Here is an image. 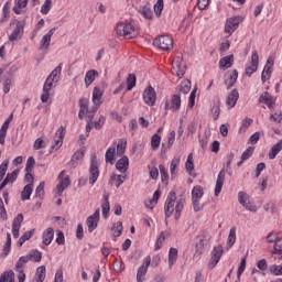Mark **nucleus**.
<instances>
[{"label": "nucleus", "mask_w": 282, "mask_h": 282, "mask_svg": "<svg viewBox=\"0 0 282 282\" xmlns=\"http://www.w3.org/2000/svg\"><path fill=\"white\" fill-rule=\"evenodd\" d=\"M29 261H34L35 263H41V259H43V253L36 249H33L26 254Z\"/></svg>", "instance_id": "32"}, {"label": "nucleus", "mask_w": 282, "mask_h": 282, "mask_svg": "<svg viewBox=\"0 0 282 282\" xmlns=\"http://www.w3.org/2000/svg\"><path fill=\"white\" fill-rule=\"evenodd\" d=\"M65 139V127H61L53 139V144L51 147L52 151H58L63 147V140Z\"/></svg>", "instance_id": "11"}, {"label": "nucleus", "mask_w": 282, "mask_h": 282, "mask_svg": "<svg viewBox=\"0 0 282 282\" xmlns=\"http://www.w3.org/2000/svg\"><path fill=\"white\" fill-rule=\"evenodd\" d=\"M61 72H63V66L59 64L46 78L43 86V91H52L54 83H58L61 80Z\"/></svg>", "instance_id": "2"}, {"label": "nucleus", "mask_w": 282, "mask_h": 282, "mask_svg": "<svg viewBox=\"0 0 282 282\" xmlns=\"http://www.w3.org/2000/svg\"><path fill=\"white\" fill-rule=\"evenodd\" d=\"M237 78H239V72H237V69H234L232 74L229 76V79L225 80V85L227 89H230V87H234L235 83H237Z\"/></svg>", "instance_id": "43"}, {"label": "nucleus", "mask_w": 282, "mask_h": 282, "mask_svg": "<svg viewBox=\"0 0 282 282\" xmlns=\"http://www.w3.org/2000/svg\"><path fill=\"white\" fill-rule=\"evenodd\" d=\"M210 241V236L204 234L198 237V241L196 242V251L194 257H202L204 253V249L208 248V243Z\"/></svg>", "instance_id": "8"}, {"label": "nucleus", "mask_w": 282, "mask_h": 282, "mask_svg": "<svg viewBox=\"0 0 282 282\" xmlns=\"http://www.w3.org/2000/svg\"><path fill=\"white\" fill-rule=\"evenodd\" d=\"M10 122L8 119L3 122L0 129V144H6V135H8V129L10 128Z\"/></svg>", "instance_id": "33"}, {"label": "nucleus", "mask_w": 282, "mask_h": 282, "mask_svg": "<svg viewBox=\"0 0 282 282\" xmlns=\"http://www.w3.org/2000/svg\"><path fill=\"white\" fill-rule=\"evenodd\" d=\"M164 241H166V232L162 231L158 239H156V243H155V250H160V248H162Z\"/></svg>", "instance_id": "55"}, {"label": "nucleus", "mask_w": 282, "mask_h": 282, "mask_svg": "<svg viewBox=\"0 0 282 282\" xmlns=\"http://www.w3.org/2000/svg\"><path fill=\"white\" fill-rule=\"evenodd\" d=\"M113 158H116V145L108 148L105 154L107 164H113Z\"/></svg>", "instance_id": "42"}, {"label": "nucleus", "mask_w": 282, "mask_h": 282, "mask_svg": "<svg viewBox=\"0 0 282 282\" xmlns=\"http://www.w3.org/2000/svg\"><path fill=\"white\" fill-rule=\"evenodd\" d=\"M32 191H34V186H32V184H26L24 186L23 191L21 192L22 202H28V199H30L32 196Z\"/></svg>", "instance_id": "35"}, {"label": "nucleus", "mask_w": 282, "mask_h": 282, "mask_svg": "<svg viewBox=\"0 0 282 282\" xmlns=\"http://www.w3.org/2000/svg\"><path fill=\"white\" fill-rule=\"evenodd\" d=\"M259 102H263L264 105H267V107L272 108V106L274 105V97H272V95H270V93L264 91L260 96Z\"/></svg>", "instance_id": "28"}, {"label": "nucleus", "mask_w": 282, "mask_h": 282, "mask_svg": "<svg viewBox=\"0 0 282 282\" xmlns=\"http://www.w3.org/2000/svg\"><path fill=\"white\" fill-rule=\"evenodd\" d=\"M56 28L51 29L47 34H45L40 42V50H50V44L52 43V36H54Z\"/></svg>", "instance_id": "20"}, {"label": "nucleus", "mask_w": 282, "mask_h": 282, "mask_svg": "<svg viewBox=\"0 0 282 282\" xmlns=\"http://www.w3.org/2000/svg\"><path fill=\"white\" fill-rule=\"evenodd\" d=\"M189 91H191V80L185 79L178 86V95L182 96L183 94L184 96H186V94H188Z\"/></svg>", "instance_id": "41"}, {"label": "nucleus", "mask_w": 282, "mask_h": 282, "mask_svg": "<svg viewBox=\"0 0 282 282\" xmlns=\"http://www.w3.org/2000/svg\"><path fill=\"white\" fill-rule=\"evenodd\" d=\"M281 150H282V139L271 148L269 152V160H274V158H276V155L281 153Z\"/></svg>", "instance_id": "34"}, {"label": "nucleus", "mask_w": 282, "mask_h": 282, "mask_svg": "<svg viewBox=\"0 0 282 282\" xmlns=\"http://www.w3.org/2000/svg\"><path fill=\"white\" fill-rule=\"evenodd\" d=\"M270 78H272V66L265 64L261 74V80L262 83H265L267 80H270Z\"/></svg>", "instance_id": "44"}, {"label": "nucleus", "mask_w": 282, "mask_h": 282, "mask_svg": "<svg viewBox=\"0 0 282 282\" xmlns=\"http://www.w3.org/2000/svg\"><path fill=\"white\" fill-rule=\"evenodd\" d=\"M128 91L135 87V74H129L127 78Z\"/></svg>", "instance_id": "60"}, {"label": "nucleus", "mask_w": 282, "mask_h": 282, "mask_svg": "<svg viewBox=\"0 0 282 282\" xmlns=\"http://www.w3.org/2000/svg\"><path fill=\"white\" fill-rule=\"evenodd\" d=\"M113 229H115L113 237L115 238L120 237V235H122V230H124V227H122V221L116 223L113 225Z\"/></svg>", "instance_id": "58"}, {"label": "nucleus", "mask_w": 282, "mask_h": 282, "mask_svg": "<svg viewBox=\"0 0 282 282\" xmlns=\"http://www.w3.org/2000/svg\"><path fill=\"white\" fill-rule=\"evenodd\" d=\"M156 96L158 95L153 86H149L143 91V100L147 105H149V107H153V105H155Z\"/></svg>", "instance_id": "13"}, {"label": "nucleus", "mask_w": 282, "mask_h": 282, "mask_svg": "<svg viewBox=\"0 0 282 282\" xmlns=\"http://www.w3.org/2000/svg\"><path fill=\"white\" fill-rule=\"evenodd\" d=\"M28 8V0H14L13 12L15 14H23V10Z\"/></svg>", "instance_id": "27"}, {"label": "nucleus", "mask_w": 282, "mask_h": 282, "mask_svg": "<svg viewBox=\"0 0 282 282\" xmlns=\"http://www.w3.org/2000/svg\"><path fill=\"white\" fill-rule=\"evenodd\" d=\"M17 177H19V170H14L12 173L7 174L6 178L0 184V191L4 188L7 184H14Z\"/></svg>", "instance_id": "24"}, {"label": "nucleus", "mask_w": 282, "mask_h": 282, "mask_svg": "<svg viewBox=\"0 0 282 282\" xmlns=\"http://www.w3.org/2000/svg\"><path fill=\"white\" fill-rule=\"evenodd\" d=\"M238 202L246 208V210H250V213H257V205L250 200V195L245 192H239Z\"/></svg>", "instance_id": "6"}, {"label": "nucleus", "mask_w": 282, "mask_h": 282, "mask_svg": "<svg viewBox=\"0 0 282 282\" xmlns=\"http://www.w3.org/2000/svg\"><path fill=\"white\" fill-rule=\"evenodd\" d=\"M127 151V142L119 141L117 144V155H122Z\"/></svg>", "instance_id": "63"}, {"label": "nucleus", "mask_w": 282, "mask_h": 282, "mask_svg": "<svg viewBox=\"0 0 282 282\" xmlns=\"http://www.w3.org/2000/svg\"><path fill=\"white\" fill-rule=\"evenodd\" d=\"M10 25H15L13 32L9 35V41L13 43V41H19L21 35L23 34V23L19 20H13Z\"/></svg>", "instance_id": "9"}, {"label": "nucleus", "mask_w": 282, "mask_h": 282, "mask_svg": "<svg viewBox=\"0 0 282 282\" xmlns=\"http://www.w3.org/2000/svg\"><path fill=\"white\" fill-rule=\"evenodd\" d=\"M159 171L161 173L162 182H165L166 184H169V172H166V167L163 164H160Z\"/></svg>", "instance_id": "57"}, {"label": "nucleus", "mask_w": 282, "mask_h": 282, "mask_svg": "<svg viewBox=\"0 0 282 282\" xmlns=\"http://www.w3.org/2000/svg\"><path fill=\"white\" fill-rule=\"evenodd\" d=\"M234 63H235V55L231 54L220 58L219 67L220 69H229V67L234 65Z\"/></svg>", "instance_id": "25"}, {"label": "nucleus", "mask_w": 282, "mask_h": 282, "mask_svg": "<svg viewBox=\"0 0 282 282\" xmlns=\"http://www.w3.org/2000/svg\"><path fill=\"white\" fill-rule=\"evenodd\" d=\"M153 45L163 52H169V50H173V39L169 35H161L153 41Z\"/></svg>", "instance_id": "5"}, {"label": "nucleus", "mask_w": 282, "mask_h": 282, "mask_svg": "<svg viewBox=\"0 0 282 282\" xmlns=\"http://www.w3.org/2000/svg\"><path fill=\"white\" fill-rule=\"evenodd\" d=\"M12 248V236L10 232L7 234V241L3 247L4 257H8L10 253V249Z\"/></svg>", "instance_id": "53"}, {"label": "nucleus", "mask_w": 282, "mask_h": 282, "mask_svg": "<svg viewBox=\"0 0 282 282\" xmlns=\"http://www.w3.org/2000/svg\"><path fill=\"white\" fill-rule=\"evenodd\" d=\"M175 261H177V249L171 248L169 251V267L173 268V265H175Z\"/></svg>", "instance_id": "47"}, {"label": "nucleus", "mask_w": 282, "mask_h": 282, "mask_svg": "<svg viewBox=\"0 0 282 282\" xmlns=\"http://www.w3.org/2000/svg\"><path fill=\"white\" fill-rule=\"evenodd\" d=\"M96 76H98V73L96 69H90L86 73V76L84 79L86 87H89L91 85V83H94L96 80Z\"/></svg>", "instance_id": "37"}, {"label": "nucleus", "mask_w": 282, "mask_h": 282, "mask_svg": "<svg viewBox=\"0 0 282 282\" xmlns=\"http://www.w3.org/2000/svg\"><path fill=\"white\" fill-rule=\"evenodd\" d=\"M239 23H241V17L229 18L225 24L226 34H232L239 28Z\"/></svg>", "instance_id": "16"}, {"label": "nucleus", "mask_w": 282, "mask_h": 282, "mask_svg": "<svg viewBox=\"0 0 282 282\" xmlns=\"http://www.w3.org/2000/svg\"><path fill=\"white\" fill-rule=\"evenodd\" d=\"M177 166H180V158H174L170 165V173L172 176L175 175V169H177Z\"/></svg>", "instance_id": "61"}, {"label": "nucleus", "mask_w": 282, "mask_h": 282, "mask_svg": "<svg viewBox=\"0 0 282 282\" xmlns=\"http://www.w3.org/2000/svg\"><path fill=\"white\" fill-rule=\"evenodd\" d=\"M221 254H224V247L221 246L214 247L212 251V258L209 260V268H215V265L219 263L221 259Z\"/></svg>", "instance_id": "17"}, {"label": "nucleus", "mask_w": 282, "mask_h": 282, "mask_svg": "<svg viewBox=\"0 0 282 282\" xmlns=\"http://www.w3.org/2000/svg\"><path fill=\"white\" fill-rule=\"evenodd\" d=\"M172 74L177 76V78H183L186 74V62L184 58L176 56L172 61Z\"/></svg>", "instance_id": "3"}, {"label": "nucleus", "mask_w": 282, "mask_h": 282, "mask_svg": "<svg viewBox=\"0 0 282 282\" xmlns=\"http://www.w3.org/2000/svg\"><path fill=\"white\" fill-rule=\"evenodd\" d=\"M204 197V188L200 185H196L192 189V199H202Z\"/></svg>", "instance_id": "45"}, {"label": "nucleus", "mask_w": 282, "mask_h": 282, "mask_svg": "<svg viewBox=\"0 0 282 282\" xmlns=\"http://www.w3.org/2000/svg\"><path fill=\"white\" fill-rule=\"evenodd\" d=\"M28 261H30L28 256L20 257L15 263V271L23 270V268H25V264L28 263Z\"/></svg>", "instance_id": "52"}, {"label": "nucleus", "mask_w": 282, "mask_h": 282, "mask_svg": "<svg viewBox=\"0 0 282 282\" xmlns=\"http://www.w3.org/2000/svg\"><path fill=\"white\" fill-rule=\"evenodd\" d=\"M180 107H182V96L181 95H173L171 101L165 102V110L169 111H180Z\"/></svg>", "instance_id": "15"}, {"label": "nucleus", "mask_w": 282, "mask_h": 282, "mask_svg": "<svg viewBox=\"0 0 282 282\" xmlns=\"http://www.w3.org/2000/svg\"><path fill=\"white\" fill-rule=\"evenodd\" d=\"M139 12L141 13V15L144 18V19H148L149 21H151V19H153V10H151V8L144 6V7H141L139 9Z\"/></svg>", "instance_id": "46"}, {"label": "nucleus", "mask_w": 282, "mask_h": 282, "mask_svg": "<svg viewBox=\"0 0 282 282\" xmlns=\"http://www.w3.org/2000/svg\"><path fill=\"white\" fill-rule=\"evenodd\" d=\"M127 180V176H122V175H117V174H112L110 176V183L115 184L117 186V188H120V186H122V184H124V181Z\"/></svg>", "instance_id": "38"}, {"label": "nucleus", "mask_w": 282, "mask_h": 282, "mask_svg": "<svg viewBox=\"0 0 282 282\" xmlns=\"http://www.w3.org/2000/svg\"><path fill=\"white\" fill-rule=\"evenodd\" d=\"M93 102L97 108L102 105V90L98 87H95L93 90Z\"/></svg>", "instance_id": "29"}, {"label": "nucleus", "mask_w": 282, "mask_h": 282, "mask_svg": "<svg viewBox=\"0 0 282 282\" xmlns=\"http://www.w3.org/2000/svg\"><path fill=\"white\" fill-rule=\"evenodd\" d=\"M100 221V209H96L95 213L86 219V226L89 232H94L98 228V223Z\"/></svg>", "instance_id": "10"}, {"label": "nucleus", "mask_w": 282, "mask_h": 282, "mask_svg": "<svg viewBox=\"0 0 282 282\" xmlns=\"http://www.w3.org/2000/svg\"><path fill=\"white\" fill-rule=\"evenodd\" d=\"M109 210H111V207L109 205V195L105 194L104 195V202H102V205H101V212H102L104 219L109 218Z\"/></svg>", "instance_id": "31"}, {"label": "nucleus", "mask_w": 282, "mask_h": 282, "mask_svg": "<svg viewBox=\"0 0 282 282\" xmlns=\"http://www.w3.org/2000/svg\"><path fill=\"white\" fill-rule=\"evenodd\" d=\"M237 100H239V90L237 88L232 89L231 93L228 95L226 105L229 109H232L235 105H237Z\"/></svg>", "instance_id": "22"}, {"label": "nucleus", "mask_w": 282, "mask_h": 282, "mask_svg": "<svg viewBox=\"0 0 282 282\" xmlns=\"http://www.w3.org/2000/svg\"><path fill=\"white\" fill-rule=\"evenodd\" d=\"M34 164H36L34 156H30L26 161V166H25L26 173H32V170L34 169Z\"/></svg>", "instance_id": "62"}, {"label": "nucleus", "mask_w": 282, "mask_h": 282, "mask_svg": "<svg viewBox=\"0 0 282 282\" xmlns=\"http://www.w3.org/2000/svg\"><path fill=\"white\" fill-rule=\"evenodd\" d=\"M151 265V256H148L143 260V264L138 269L137 272V281L143 282L144 276H147V272L149 271V267Z\"/></svg>", "instance_id": "12"}, {"label": "nucleus", "mask_w": 282, "mask_h": 282, "mask_svg": "<svg viewBox=\"0 0 282 282\" xmlns=\"http://www.w3.org/2000/svg\"><path fill=\"white\" fill-rule=\"evenodd\" d=\"M257 69H259V53L253 51L251 55V64L246 67V76H252Z\"/></svg>", "instance_id": "14"}, {"label": "nucleus", "mask_w": 282, "mask_h": 282, "mask_svg": "<svg viewBox=\"0 0 282 282\" xmlns=\"http://www.w3.org/2000/svg\"><path fill=\"white\" fill-rule=\"evenodd\" d=\"M51 10H52V0H45L44 3L41 7V13L42 14H50Z\"/></svg>", "instance_id": "56"}, {"label": "nucleus", "mask_w": 282, "mask_h": 282, "mask_svg": "<svg viewBox=\"0 0 282 282\" xmlns=\"http://www.w3.org/2000/svg\"><path fill=\"white\" fill-rule=\"evenodd\" d=\"M70 184H72V181L69 180V176H66L59 181V183L56 186L59 197L63 195V192L65 191V188H67Z\"/></svg>", "instance_id": "30"}, {"label": "nucleus", "mask_w": 282, "mask_h": 282, "mask_svg": "<svg viewBox=\"0 0 282 282\" xmlns=\"http://www.w3.org/2000/svg\"><path fill=\"white\" fill-rule=\"evenodd\" d=\"M21 224H23V214H18L17 217L13 219L12 223V235L14 239H19Z\"/></svg>", "instance_id": "18"}, {"label": "nucleus", "mask_w": 282, "mask_h": 282, "mask_svg": "<svg viewBox=\"0 0 282 282\" xmlns=\"http://www.w3.org/2000/svg\"><path fill=\"white\" fill-rule=\"evenodd\" d=\"M117 171H120V173H127L129 171V158L122 156L119 159L116 163Z\"/></svg>", "instance_id": "23"}, {"label": "nucleus", "mask_w": 282, "mask_h": 282, "mask_svg": "<svg viewBox=\"0 0 282 282\" xmlns=\"http://www.w3.org/2000/svg\"><path fill=\"white\" fill-rule=\"evenodd\" d=\"M160 191H155L153 194V197L149 200V203L145 204L147 208H155V205L158 204V199H160Z\"/></svg>", "instance_id": "49"}, {"label": "nucleus", "mask_w": 282, "mask_h": 282, "mask_svg": "<svg viewBox=\"0 0 282 282\" xmlns=\"http://www.w3.org/2000/svg\"><path fill=\"white\" fill-rule=\"evenodd\" d=\"M89 113V99L82 98L79 99V120H84L85 117Z\"/></svg>", "instance_id": "21"}, {"label": "nucleus", "mask_w": 282, "mask_h": 282, "mask_svg": "<svg viewBox=\"0 0 282 282\" xmlns=\"http://www.w3.org/2000/svg\"><path fill=\"white\" fill-rule=\"evenodd\" d=\"M270 120H272L273 122H276L278 124H282V113L275 112L274 115H271Z\"/></svg>", "instance_id": "64"}, {"label": "nucleus", "mask_w": 282, "mask_h": 282, "mask_svg": "<svg viewBox=\"0 0 282 282\" xmlns=\"http://www.w3.org/2000/svg\"><path fill=\"white\" fill-rule=\"evenodd\" d=\"M185 169H186L187 173H189V175H191L192 171H195V163L193 162V153L188 154L187 161L185 163Z\"/></svg>", "instance_id": "54"}, {"label": "nucleus", "mask_w": 282, "mask_h": 282, "mask_svg": "<svg viewBox=\"0 0 282 282\" xmlns=\"http://www.w3.org/2000/svg\"><path fill=\"white\" fill-rule=\"evenodd\" d=\"M235 241H237V229L232 227L228 235L227 250H230L235 246Z\"/></svg>", "instance_id": "39"}, {"label": "nucleus", "mask_w": 282, "mask_h": 282, "mask_svg": "<svg viewBox=\"0 0 282 282\" xmlns=\"http://www.w3.org/2000/svg\"><path fill=\"white\" fill-rule=\"evenodd\" d=\"M100 177V170H98V161L96 160V154L91 155V164L89 167V184L94 185L95 182H98Z\"/></svg>", "instance_id": "7"}, {"label": "nucleus", "mask_w": 282, "mask_h": 282, "mask_svg": "<svg viewBox=\"0 0 282 282\" xmlns=\"http://www.w3.org/2000/svg\"><path fill=\"white\" fill-rule=\"evenodd\" d=\"M54 239V228L48 227L42 236V243H44V246H50V243H52Z\"/></svg>", "instance_id": "26"}, {"label": "nucleus", "mask_w": 282, "mask_h": 282, "mask_svg": "<svg viewBox=\"0 0 282 282\" xmlns=\"http://www.w3.org/2000/svg\"><path fill=\"white\" fill-rule=\"evenodd\" d=\"M184 198L177 200V195L175 192H170L164 205L165 217H173V213H175L174 218L176 220L180 219V217H182V210H184Z\"/></svg>", "instance_id": "1"}, {"label": "nucleus", "mask_w": 282, "mask_h": 282, "mask_svg": "<svg viewBox=\"0 0 282 282\" xmlns=\"http://www.w3.org/2000/svg\"><path fill=\"white\" fill-rule=\"evenodd\" d=\"M0 282H14V271H6L0 276Z\"/></svg>", "instance_id": "48"}, {"label": "nucleus", "mask_w": 282, "mask_h": 282, "mask_svg": "<svg viewBox=\"0 0 282 282\" xmlns=\"http://www.w3.org/2000/svg\"><path fill=\"white\" fill-rule=\"evenodd\" d=\"M160 142H162V138L160 137V134H153L151 138L152 151H158V149H160Z\"/></svg>", "instance_id": "51"}, {"label": "nucleus", "mask_w": 282, "mask_h": 282, "mask_svg": "<svg viewBox=\"0 0 282 282\" xmlns=\"http://www.w3.org/2000/svg\"><path fill=\"white\" fill-rule=\"evenodd\" d=\"M34 232L35 229H31L29 231H25L20 239L18 240V246L19 248H21L23 246V243H25V241H30V239H32V237H34Z\"/></svg>", "instance_id": "36"}, {"label": "nucleus", "mask_w": 282, "mask_h": 282, "mask_svg": "<svg viewBox=\"0 0 282 282\" xmlns=\"http://www.w3.org/2000/svg\"><path fill=\"white\" fill-rule=\"evenodd\" d=\"M45 281V265H41L36 269V273L32 282H43Z\"/></svg>", "instance_id": "40"}, {"label": "nucleus", "mask_w": 282, "mask_h": 282, "mask_svg": "<svg viewBox=\"0 0 282 282\" xmlns=\"http://www.w3.org/2000/svg\"><path fill=\"white\" fill-rule=\"evenodd\" d=\"M267 241H268V243H281V237L279 236V234L276 231H271L267 236Z\"/></svg>", "instance_id": "50"}, {"label": "nucleus", "mask_w": 282, "mask_h": 282, "mask_svg": "<svg viewBox=\"0 0 282 282\" xmlns=\"http://www.w3.org/2000/svg\"><path fill=\"white\" fill-rule=\"evenodd\" d=\"M117 34L118 36H124V39H135L138 36V31L131 24H117Z\"/></svg>", "instance_id": "4"}, {"label": "nucleus", "mask_w": 282, "mask_h": 282, "mask_svg": "<svg viewBox=\"0 0 282 282\" xmlns=\"http://www.w3.org/2000/svg\"><path fill=\"white\" fill-rule=\"evenodd\" d=\"M224 182H226V170L223 169L216 180L215 196L219 197L221 188H224Z\"/></svg>", "instance_id": "19"}, {"label": "nucleus", "mask_w": 282, "mask_h": 282, "mask_svg": "<svg viewBox=\"0 0 282 282\" xmlns=\"http://www.w3.org/2000/svg\"><path fill=\"white\" fill-rule=\"evenodd\" d=\"M45 195V182H41L35 189V197H44Z\"/></svg>", "instance_id": "59"}]
</instances>
